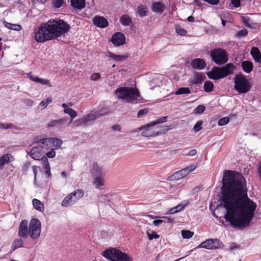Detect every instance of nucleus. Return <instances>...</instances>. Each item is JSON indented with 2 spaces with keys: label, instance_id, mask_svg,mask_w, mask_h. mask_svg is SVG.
Returning a JSON list of instances; mask_svg holds the SVG:
<instances>
[{
  "label": "nucleus",
  "instance_id": "nucleus-5",
  "mask_svg": "<svg viewBox=\"0 0 261 261\" xmlns=\"http://www.w3.org/2000/svg\"><path fill=\"white\" fill-rule=\"evenodd\" d=\"M102 255L111 261H133V259L128 254L116 248H109L105 250Z\"/></svg>",
  "mask_w": 261,
  "mask_h": 261
},
{
  "label": "nucleus",
  "instance_id": "nucleus-45",
  "mask_svg": "<svg viewBox=\"0 0 261 261\" xmlns=\"http://www.w3.org/2000/svg\"><path fill=\"white\" fill-rule=\"evenodd\" d=\"M52 4L55 8L58 9L65 4L66 2L64 0H54Z\"/></svg>",
  "mask_w": 261,
  "mask_h": 261
},
{
  "label": "nucleus",
  "instance_id": "nucleus-62",
  "mask_svg": "<svg viewBox=\"0 0 261 261\" xmlns=\"http://www.w3.org/2000/svg\"><path fill=\"white\" fill-rule=\"evenodd\" d=\"M177 212H178V210H176V208L173 207L167 212V214H173Z\"/></svg>",
  "mask_w": 261,
  "mask_h": 261
},
{
  "label": "nucleus",
  "instance_id": "nucleus-38",
  "mask_svg": "<svg viewBox=\"0 0 261 261\" xmlns=\"http://www.w3.org/2000/svg\"><path fill=\"white\" fill-rule=\"evenodd\" d=\"M75 201H77L84 196V191L82 189H77L71 193Z\"/></svg>",
  "mask_w": 261,
  "mask_h": 261
},
{
  "label": "nucleus",
  "instance_id": "nucleus-18",
  "mask_svg": "<svg viewBox=\"0 0 261 261\" xmlns=\"http://www.w3.org/2000/svg\"><path fill=\"white\" fill-rule=\"evenodd\" d=\"M206 65L205 61L200 58H196L192 60L191 62L192 67L196 70H202L204 69Z\"/></svg>",
  "mask_w": 261,
  "mask_h": 261
},
{
  "label": "nucleus",
  "instance_id": "nucleus-35",
  "mask_svg": "<svg viewBox=\"0 0 261 261\" xmlns=\"http://www.w3.org/2000/svg\"><path fill=\"white\" fill-rule=\"evenodd\" d=\"M23 241L22 238L15 239L12 244V251H14L16 249L22 247L23 246Z\"/></svg>",
  "mask_w": 261,
  "mask_h": 261
},
{
  "label": "nucleus",
  "instance_id": "nucleus-11",
  "mask_svg": "<svg viewBox=\"0 0 261 261\" xmlns=\"http://www.w3.org/2000/svg\"><path fill=\"white\" fill-rule=\"evenodd\" d=\"M46 148L41 144H37V145L34 146L30 151V155L31 158L36 160H41L43 154L45 152V149Z\"/></svg>",
  "mask_w": 261,
  "mask_h": 261
},
{
  "label": "nucleus",
  "instance_id": "nucleus-12",
  "mask_svg": "<svg viewBox=\"0 0 261 261\" xmlns=\"http://www.w3.org/2000/svg\"><path fill=\"white\" fill-rule=\"evenodd\" d=\"M221 242L218 239H207L201 243L199 247L207 249H214L220 248Z\"/></svg>",
  "mask_w": 261,
  "mask_h": 261
},
{
  "label": "nucleus",
  "instance_id": "nucleus-22",
  "mask_svg": "<svg viewBox=\"0 0 261 261\" xmlns=\"http://www.w3.org/2000/svg\"><path fill=\"white\" fill-rule=\"evenodd\" d=\"M68 120V118H63L59 120H54L50 121L47 124L48 127H60L65 125Z\"/></svg>",
  "mask_w": 261,
  "mask_h": 261
},
{
  "label": "nucleus",
  "instance_id": "nucleus-49",
  "mask_svg": "<svg viewBox=\"0 0 261 261\" xmlns=\"http://www.w3.org/2000/svg\"><path fill=\"white\" fill-rule=\"evenodd\" d=\"M229 122V118L227 117H223L221 118L218 121V125L220 126H223L227 124Z\"/></svg>",
  "mask_w": 261,
  "mask_h": 261
},
{
  "label": "nucleus",
  "instance_id": "nucleus-59",
  "mask_svg": "<svg viewBox=\"0 0 261 261\" xmlns=\"http://www.w3.org/2000/svg\"><path fill=\"white\" fill-rule=\"evenodd\" d=\"M231 3L235 8H238L240 6L241 0H231Z\"/></svg>",
  "mask_w": 261,
  "mask_h": 261
},
{
  "label": "nucleus",
  "instance_id": "nucleus-23",
  "mask_svg": "<svg viewBox=\"0 0 261 261\" xmlns=\"http://www.w3.org/2000/svg\"><path fill=\"white\" fill-rule=\"evenodd\" d=\"M250 55L256 63H261V53L257 47H252L250 50Z\"/></svg>",
  "mask_w": 261,
  "mask_h": 261
},
{
  "label": "nucleus",
  "instance_id": "nucleus-40",
  "mask_svg": "<svg viewBox=\"0 0 261 261\" xmlns=\"http://www.w3.org/2000/svg\"><path fill=\"white\" fill-rule=\"evenodd\" d=\"M173 128L172 125H165L162 126L160 127V130L157 132L155 134L156 135H159L160 134H166L168 130L172 129Z\"/></svg>",
  "mask_w": 261,
  "mask_h": 261
},
{
  "label": "nucleus",
  "instance_id": "nucleus-17",
  "mask_svg": "<svg viewBox=\"0 0 261 261\" xmlns=\"http://www.w3.org/2000/svg\"><path fill=\"white\" fill-rule=\"evenodd\" d=\"M93 24L97 27L105 28L108 26V21L103 16H96L92 20Z\"/></svg>",
  "mask_w": 261,
  "mask_h": 261
},
{
  "label": "nucleus",
  "instance_id": "nucleus-24",
  "mask_svg": "<svg viewBox=\"0 0 261 261\" xmlns=\"http://www.w3.org/2000/svg\"><path fill=\"white\" fill-rule=\"evenodd\" d=\"M13 161V156L9 153L4 154L0 157V170L4 168V166Z\"/></svg>",
  "mask_w": 261,
  "mask_h": 261
},
{
  "label": "nucleus",
  "instance_id": "nucleus-15",
  "mask_svg": "<svg viewBox=\"0 0 261 261\" xmlns=\"http://www.w3.org/2000/svg\"><path fill=\"white\" fill-rule=\"evenodd\" d=\"M111 42L116 46L123 45L125 42V36L121 32H116L113 35Z\"/></svg>",
  "mask_w": 261,
  "mask_h": 261
},
{
  "label": "nucleus",
  "instance_id": "nucleus-2",
  "mask_svg": "<svg viewBox=\"0 0 261 261\" xmlns=\"http://www.w3.org/2000/svg\"><path fill=\"white\" fill-rule=\"evenodd\" d=\"M53 39H57L67 33L70 26L63 19L49 20L47 22Z\"/></svg>",
  "mask_w": 261,
  "mask_h": 261
},
{
  "label": "nucleus",
  "instance_id": "nucleus-29",
  "mask_svg": "<svg viewBox=\"0 0 261 261\" xmlns=\"http://www.w3.org/2000/svg\"><path fill=\"white\" fill-rule=\"evenodd\" d=\"M76 202L74 199V197L72 193H70L64 198L62 202V205L63 206H68L69 205H73Z\"/></svg>",
  "mask_w": 261,
  "mask_h": 261
},
{
  "label": "nucleus",
  "instance_id": "nucleus-25",
  "mask_svg": "<svg viewBox=\"0 0 261 261\" xmlns=\"http://www.w3.org/2000/svg\"><path fill=\"white\" fill-rule=\"evenodd\" d=\"M242 70L247 73H250L253 69V64L251 61H244L241 62Z\"/></svg>",
  "mask_w": 261,
  "mask_h": 261
},
{
  "label": "nucleus",
  "instance_id": "nucleus-33",
  "mask_svg": "<svg viewBox=\"0 0 261 261\" xmlns=\"http://www.w3.org/2000/svg\"><path fill=\"white\" fill-rule=\"evenodd\" d=\"M34 207L40 212H43L44 208V204L39 200L34 198L32 200Z\"/></svg>",
  "mask_w": 261,
  "mask_h": 261
},
{
  "label": "nucleus",
  "instance_id": "nucleus-39",
  "mask_svg": "<svg viewBox=\"0 0 261 261\" xmlns=\"http://www.w3.org/2000/svg\"><path fill=\"white\" fill-rule=\"evenodd\" d=\"M191 93V90L189 87L179 88L175 92V95H181L189 94Z\"/></svg>",
  "mask_w": 261,
  "mask_h": 261
},
{
  "label": "nucleus",
  "instance_id": "nucleus-51",
  "mask_svg": "<svg viewBox=\"0 0 261 261\" xmlns=\"http://www.w3.org/2000/svg\"><path fill=\"white\" fill-rule=\"evenodd\" d=\"M205 110V107L204 105H199L195 109L194 112L197 114L202 113Z\"/></svg>",
  "mask_w": 261,
  "mask_h": 261
},
{
  "label": "nucleus",
  "instance_id": "nucleus-16",
  "mask_svg": "<svg viewBox=\"0 0 261 261\" xmlns=\"http://www.w3.org/2000/svg\"><path fill=\"white\" fill-rule=\"evenodd\" d=\"M27 75L30 80L36 83L40 84L42 85H48L50 87L51 86V85L49 84V81L48 80L40 78L38 76L33 74L32 72H30L29 73H27Z\"/></svg>",
  "mask_w": 261,
  "mask_h": 261
},
{
  "label": "nucleus",
  "instance_id": "nucleus-28",
  "mask_svg": "<svg viewBox=\"0 0 261 261\" xmlns=\"http://www.w3.org/2000/svg\"><path fill=\"white\" fill-rule=\"evenodd\" d=\"M153 12L162 13L165 9V5L161 2H154L151 6Z\"/></svg>",
  "mask_w": 261,
  "mask_h": 261
},
{
  "label": "nucleus",
  "instance_id": "nucleus-37",
  "mask_svg": "<svg viewBox=\"0 0 261 261\" xmlns=\"http://www.w3.org/2000/svg\"><path fill=\"white\" fill-rule=\"evenodd\" d=\"M214 85L212 82L210 81H206L203 85L204 91L206 92H211L214 90Z\"/></svg>",
  "mask_w": 261,
  "mask_h": 261
},
{
  "label": "nucleus",
  "instance_id": "nucleus-20",
  "mask_svg": "<svg viewBox=\"0 0 261 261\" xmlns=\"http://www.w3.org/2000/svg\"><path fill=\"white\" fill-rule=\"evenodd\" d=\"M51 140L52 139L50 138H39L38 136L34 138L35 143L41 144V146H44L46 147L45 149V152L49 149V145L51 144Z\"/></svg>",
  "mask_w": 261,
  "mask_h": 261
},
{
  "label": "nucleus",
  "instance_id": "nucleus-58",
  "mask_svg": "<svg viewBox=\"0 0 261 261\" xmlns=\"http://www.w3.org/2000/svg\"><path fill=\"white\" fill-rule=\"evenodd\" d=\"M46 155L47 157L49 158H53L56 155V152L53 148H51V150L46 152Z\"/></svg>",
  "mask_w": 261,
  "mask_h": 261
},
{
  "label": "nucleus",
  "instance_id": "nucleus-34",
  "mask_svg": "<svg viewBox=\"0 0 261 261\" xmlns=\"http://www.w3.org/2000/svg\"><path fill=\"white\" fill-rule=\"evenodd\" d=\"M4 25L8 29L14 30V31H20L22 30V27L18 24H12L6 21H4Z\"/></svg>",
  "mask_w": 261,
  "mask_h": 261
},
{
  "label": "nucleus",
  "instance_id": "nucleus-63",
  "mask_svg": "<svg viewBox=\"0 0 261 261\" xmlns=\"http://www.w3.org/2000/svg\"><path fill=\"white\" fill-rule=\"evenodd\" d=\"M163 222V220H160V219L155 220L153 221V224L154 225L157 226V225H159L160 224L162 223Z\"/></svg>",
  "mask_w": 261,
  "mask_h": 261
},
{
  "label": "nucleus",
  "instance_id": "nucleus-26",
  "mask_svg": "<svg viewBox=\"0 0 261 261\" xmlns=\"http://www.w3.org/2000/svg\"><path fill=\"white\" fill-rule=\"evenodd\" d=\"M108 55L110 58L113 59L116 62H122L126 60L129 57V55L127 54L124 55H117L110 51H108Z\"/></svg>",
  "mask_w": 261,
  "mask_h": 261
},
{
  "label": "nucleus",
  "instance_id": "nucleus-56",
  "mask_svg": "<svg viewBox=\"0 0 261 261\" xmlns=\"http://www.w3.org/2000/svg\"><path fill=\"white\" fill-rule=\"evenodd\" d=\"M197 166L196 164H193L185 168V169H186L188 174L189 173L194 170L197 168Z\"/></svg>",
  "mask_w": 261,
  "mask_h": 261
},
{
  "label": "nucleus",
  "instance_id": "nucleus-57",
  "mask_svg": "<svg viewBox=\"0 0 261 261\" xmlns=\"http://www.w3.org/2000/svg\"><path fill=\"white\" fill-rule=\"evenodd\" d=\"M12 123L4 124L0 123V128L1 129H8L11 128L13 126Z\"/></svg>",
  "mask_w": 261,
  "mask_h": 261
},
{
  "label": "nucleus",
  "instance_id": "nucleus-43",
  "mask_svg": "<svg viewBox=\"0 0 261 261\" xmlns=\"http://www.w3.org/2000/svg\"><path fill=\"white\" fill-rule=\"evenodd\" d=\"M93 180V183L96 185L97 188L102 186L103 185V179L100 177V176H97Z\"/></svg>",
  "mask_w": 261,
  "mask_h": 261
},
{
  "label": "nucleus",
  "instance_id": "nucleus-44",
  "mask_svg": "<svg viewBox=\"0 0 261 261\" xmlns=\"http://www.w3.org/2000/svg\"><path fill=\"white\" fill-rule=\"evenodd\" d=\"M182 237L184 239H190L194 234V232L189 230H182L181 231Z\"/></svg>",
  "mask_w": 261,
  "mask_h": 261
},
{
  "label": "nucleus",
  "instance_id": "nucleus-41",
  "mask_svg": "<svg viewBox=\"0 0 261 261\" xmlns=\"http://www.w3.org/2000/svg\"><path fill=\"white\" fill-rule=\"evenodd\" d=\"M64 112L66 114H68L70 116L71 120L69 122V123H71L72 120L77 116L76 112L70 108H68L67 109L64 110Z\"/></svg>",
  "mask_w": 261,
  "mask_h": 261
},
{
  "label": "nucleus",
  "instance_id": "nucleus-53",
  "mask_svg": "<svg viewBox=\"0 0 261 261\" xmlns=\"http://www.w3.org/2000/svg\"><path fill=\"white\" fill-rule=\"evenodd\" d=\"M148 113V110L147 109H144L140 110L137 114V117L141 118L143 116L146 115Z\"/></svg>",
  "mask_w": 261,
  "mask_h": 261
},
{
  "label": "nucleus",
  "instance_id": "nucleus-54",
  "mask_svg": "<svg viewBox=\"0 0 261 261\" xmlns=\"http://www.w3.org/2000/svg\"><path fill=\"white\" fill-rule=\"evenodd\" d=\"M241 19L244 25L247 27H250L251 25L249 23V21L250 20V18L248 17L242 16L241 17Z\"/></svg>",
  "mask_w": 261,
  "mask_h": 261
},
{
  "label": "nucleus",
  "instance_id": "nucleus-48",
  "mask_svg": "<svg viewBox=\"0 0 261 261\" xmlns=\"http://www.w3.org/2000/svg\"><path fill=\"white\" fill-rule=\"evenodd\" d=\"M247 34H248V31H247V29H242V30L238 31L236 34V36L237 37H245L247 35Z\"/></svg>",
  "mask_w": 261,
  "mask_h": 261
},
{
  "label": "nucleus",
  "instance_id": "nucleus-7",
  "mask_svg": "<svg viewBox=\"0 0 261 261\" xmlns=\"http://www.w3.org/2000/svg\"><path fill=\"white\" fill-rule=\"evenodd\" d=\"M234 84L235 90L239 93H246L251 88L250 82L242 73L236 74Z\"/></svg>",
  "mask_w": 261,
  "mask_h": 261
},
{
  "label": "nucleus",
  "instance_id": "nucleus-30",
  "mask_svg": "<svg viewBox=\"0 0 261 261\" xmlns=\"http://www.w3.org/2000/svg\"><path fill=\"white\" fill-rule=\"evenodd\" d=\"M71 6L74 9L81 10L85 6V0H71Z\"/></svg>",
  "mask_w": 261,
  "mask_h": 261
},
{
  "label": "nucleus",
  "instance_id": "nucleus-61",
  "mask_svg": "<svg viewBox=\"0 0 261 261\" xmlns=\"http://www.w3.org/2000/svg\"><path fill=\"white\" fill-rule=\"evenodd\" d=\"M197 151L196 149H192L190 150L188 153H184L185 155H189V156H193L195 155L197 153Z\"/></svg>",
  "mask_w": 261,
  "mask_h": 261
},
{
  "label": "nucleus",
  "instance_id": "nucleus-32",
  "mask_svg": "<svg viewBox=\"0 0 261 261\" xmlns=\"http://www.w3.org/2000/svg\"><path fill=\"white\" fill-rule=\"evenodd\" d=\"M137 13L140 17H143L147 15L148 12L147 7L141 5L137 7Z\"/></svg>",
  "mask_w": 261,
  "mask_h": 261
},
{
  "label": "nucleus",
  "instance_id": "nucleus-3",
  "mask_svg": "<svg viewBox=\"0 0 261 261\" xmlns=\"http://www.w3.org/2000/svg\"><path fill=\"white\" fill-rule=\"evenodd\" d=\"M115 93L118 98L125 100L128 103H137L138 98L140 97L139 90L133 87H120Z\"/></svg>",
  "mask_w": 261,
  "mask_h": 261
},
{
  "label": "nucleus",
  "instance_id": "nucleus-1",
  "mask_svg": "<svg viewBox=\"0 0 261 261\" xmlns=\"http://www.w3.org/2000/svg\"><path fill=\"white\" fill-rule=\"evenodd\" d=\"M221 204L226 209V221L233 228L250 226L257 204L247 195L246 180L238 172L226 170L222 180Z\"/></svg>",
  "mask_w": 261,
  "mask_h": 261
},
{
  "label": "nucleus",
  "instance_id": "nucleus-64",
  "mask_svg": "<svg viewBox=\"0 0 261 261\" xmlns=\"http://www.w3.org/2000/svg\"><path fill=\"white\" fill-rule=\"evenodd\" d=\"M257 172H258V174L260 180H261V162L258 164Z\"/></svg>",
  "mask_w": 261,
  "mask_h": 261
},
{
  "label": "nucleus",
  "instance_id": "nucleus-42",
  "mask_svg": "<svg viewBox=\"0 0 261 261\" xmlns=\"http://www.w3.org/2000/svg\"><path fill=\"white\" fill-rule=\"evenodd\" d=\"M175 29L176 32L179 35L185 36L187 33V31L185 29L182 28L179 24H175Z\"/></svg>",
  "mask_w": 261,
  "mask_h": 261
},
{
  "label": "nucleus",
  "instance_id": "nucleus-8",
  "mask_svg": "<svg viewBox=\"0 0 261 261\" xmlns=\"http://www.w3.org/2000/svg\"><path fill=\"white\" fill-rule=\"evenodd\" d=\"M212 61L217 65H224L228 62V55L227 51L221 48H216L211 51Z\"/></svg>",
  "mask_w": 261,
  "mask_h": 261
},
{
  "label": "nucleus",
  "instance_id": "nucleus-50",
  "mask_svg": "<svg viewBox=\"0 0 261 261\" xmlns=\"http://www.w3.org/2000/svg\"><path fill=\"white\" fill-rule=\"evenodd\" d=\"M51 144H54V145L57 147H59L61 146L63 143L61 139L57 138H51Z\"/></svg>",
  "mask_w": 261,
  "mask_h": 261
},
{
  "label": "nucleus",
  "instance_id": "nucleus-9",
  "mask_svg": "<svg viewBox=\"0 0 261 261\" xmlns=\"http://www.w3.org/2000/svg\"><path fill=\"white\" fill-rule=\"evenodd\" d=\"M167 116H163L156 119L153 121L149 122L146 125L140 127L139 128V130H143V131L141 133V135L146 137L155 136L156 135L152 131L150 130L149 129V127L158 124L164 123L167 121Z\"/></svg>",
  "mask_w": 261,
  "mask_h": 261
},
{
  "label": "nucleus",
  "instance_id": "nucleus-10",
  "mask_svg": "<svg viewBox=\"0 0 261 261\" xmlns=\"http://www.w3.org/2000/svg\"><path fill=\"white\" fill-rule=\"evenodd\" d=\"M29 234L32 239L36 240L40 236L41 223L37 218L31 219L29 226Z\"/></svg>",
  "mask_w": 261,
  "mask_h": 261
},
{
  "label": "nucleus",
  "instance_id": "nucleus-4",
  "mask_svg": "<svg viewBox=\"0 0 261 261\" xmlns=\"http://www.w3.org/2000/svg\"><path fill=\"white\" fill-rule=\"evenodd\" d=\"M236 69V67L233 64L228 63L223 67H213L206 74L209 79L217 80L232 74Z\"/></svg>",
  "mask_w": 261,
  "mask_h": 261
},
{
  "label": "nucleus",
  "instance_id": "nucleus-21",
  "mask_svg": "<svg viewBox=\"0 0 261 261\" xmlns=\"http://www.w3.org/2000/svg\"><path fill=\"white\" fill-rule=\"evenodd\" d=\"M206 76L202 72H195L192 78L190 80V83L192 85L201 84Z\"/></svg>",
  "mask_w": 261,
  "mask_h": 261
},
{
  "label": "nucleus",
  "instance_id": "nucleus-46",
  "mask_svg": "<svg viewBox=\"0 0 261 261\" xmlns=\"http://www.w3.org/2000/svg\"><path fill=\"white\" fill-rule=\"evenodd\" d=\"M52 101L51 98H47L45 99L44 100H42L40 103H39V107L41 108V109H43L45 108L47 105L50 103Z\"/></svg>",
  "mask_w": 261,
  "mask_h": 261
},
{
  "label": "nucleus",
  "instance_id": "nucleus-47",
  "mask_svg": "<svg viewBox=\"0 0 261 261\" xmlns=\"http://www.w3.org/2000/svg\"><path fill=\"white\" fill-rule=\"evenodd\" d=\"M146 234L148 237V238L149 240H152L153 239H159L160 238V235L158 234L155 231H152L151 233L147 231Z\"/></svg>",
  "mask_w": 261,
  "mask_h": 261
},
{
  "label": "nucleus",
  "instance_id": "nucleus-14",
  "mask_svg": "<svg viewBox=\"0 0 261 261\" xmlns=\"http://www.w3.org/2000/svg\"><path fill=\"white\" fill-rule=\"evenodd\" d=\"M28 222L26 220H22L19 225L18 236L22 239H26L29 235Z\"/></svg>",
  "mask_w": 261,
  "mask_h": 261
},
{
  "label": "nucleus",
  "instance_id": "nucleus-31",
  "mask_svg": "<svg viewBox=\"0 0 261 261\" xmlns=\"http://www.w3.org/2000/svg\"><path fill=\"white\" fill-rule=\"evenodd\" d=\"M119 21L121 24L124 26H129L133 22L130 16L127 14L122 15L120 17Z\"/></svg>",
  "mask_w": 261,
  "mask_h": 261
},
{
  "label": "nucleus",
  "instance_id": "nucleus-13",
  "mask_svg": "<svg viewBox=\"0 0 261 261\" xmlns=\"http://www.w3.org/2000/svg\"><path fill=\"white\" fill-rule=\"evenodd\" d=\"M102 115L100 112H95L94 113H90L85 116H84L79 120V124L81 125H86L89 122L94 121L97 118Z\"/></svg>",
  "mask_w": 261,
  "mask_h": 261
},
{
  "label": "nucleus",
  "instance_id": "nucleus-52",
  "mask_svg": "<svg viewBox=\"0 0 261 261\" xmlns=\"http://www.w3.org/2000/svg\"><path fill=\"white\" fill-rule=\"evenodd\" d=\"M202 123L203 122L202 120H199L196 122L194 126V130L195 132L197 133L202 129L201 125L202 124Z\"/></svg>",
  "mask_w": 261,
  "mask_h": 261
},
{
  "label": "nucleus",
  "instance_id": "nucleus-60",
  "mask_svg": "<svg viewBox=\"0 0 261 261\" xmlns=\"http://www.w3.org/2000/svg\"><path fill=\"white\" fill-rule=\"evenodd\" d=\"M39 168V167H37L36 166H32V170L33 173L34 174V181H36V177H37V169Z\"/></svg>",
  "mask_w": 261,
  "mask_h": 261
},
{
  "label": "nucleus",
  "instance_id": "nucleus-36",
  "mask_svg": "<svg viewBox=\"0 0 261 261\" xmlns=\"http://www.w3.org/2000/svg\"><path fill=\"white\" fill-rule=\"evenodd\" d=\"M42 161L43 162L44 168L45 170V172L46 174L50 176L51 175L50 173V169L49 166V164L48 161V160L46 157L43 156V158L41 159Z\"/></svg>",
  "mask_w": 261,
  "mask_h": 261
},
{
  "label": "nucleus",
  "instance_id": "nucleus-19",
  "mask_svg": "<svg viewBox=\"0 0 261 261\" xmlns=\"http://www.w3.org/2000/svg\"><path fill=\"white\" fill-rule=\"evenodd\" d=\"M90 168L91 173L95 176H102L105 173L102 167H100L97 162H93Z\"/></svg>",
  "mask_w": 261,
  "mask_h": 261
},
{
  "label": "nucleus",
  "instance_id": "nucleus-6",
  "mask_svg": "<svg viewBox=\"0 0 261 261\" xmlns=\"http://www.w3.org/2000/svg\"><path fill=\"white\" fill-rule=\"evenodd\" d=\"M34 38L38 42L44 43L53 40L47 22L42 23L34 31Z\"/></svg>",
  "mask_w": 261,
  "mask_h": 261
},
{
  "label": "nucleus",
  "instance_id": "nucleus-55",
  "mask_svg": "<svg viewBox=\"0 0 261 261\" xmlns=\"http://www.w3.org/2000/svg\"><path fill=\"white\" fill-rule=\"evenodd\" d=\"M101 77V76L99 73H93L90 76V80L93 81H97L99 80Z\"/></svg>",
  "mask_w": 261,
  "mask_h": 261
},
{
  "label": "nucleus",
  "instance_id": "nucleus-27",
  "mask_svg": "<svg viewBox=\"0 0 261 261\" xmlns=\"http://www.w3.org/2000/svg\"><path fill=\"white\" fill-rule=\"evenodd\" d=\"M187 175L188 172L186 169H185V168H184L179 171H176L175 173H174L172 175L171 177L172 178V179L177 180L182 178Z\"/></svg>",
  "mask_w": 261,
  "mask_h": 261
}]
</instances>
